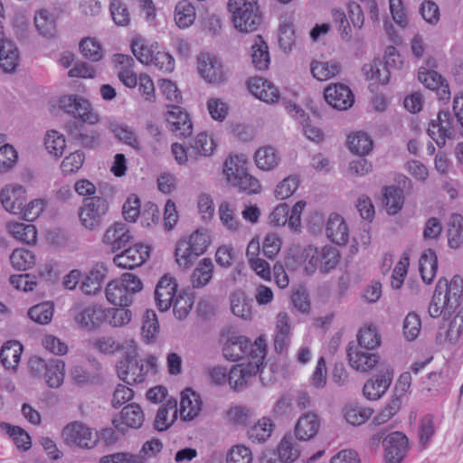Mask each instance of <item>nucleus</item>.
<instances>
[{"label": "nucleus", "mask_w": 463, "mask_h": 463, "mask_svg": "<svg viewBox=\"0 0 463 463\" xmlns=\"http://www.w3.org/2000/svg\"><path fill=\"white\" fill-rule=\"evenodd\" d=\"M177 284L170 276H164L158 281L155 290L156 307L160 311L168 310L176 297Z\"/></svg>", "instance_id": "aec40b11"}, {"label": "nucleus", "mask_w": 463, "mask_h": 463, "mask_svg": "<svg viewBox=\"0 0 463 463\" xmlns=\"http://www.w3.org/2000/svg\"><path fill=\"white\" fill-rule=\"evenodd\" d=\"M248 89L257 99L267 103L277 102L279 99L278 88L263 78H250L248 80Z\"/></svg>", "instance_id": "5701e85b"}, {"label": "nucleus", "mask_w": 463, "mask_h": 463, "mask_svg": "<svg viewBox=\"0 0 463 463\" xmlns=\"http://www.w3.org/2000/svg\"><path fill=\"white\" fill-rule=\"evenodd\" d=\"M61 438L69 447L90 449L96 446L98 432L80 420H74L66 424L61 431Z\"/></svg>", "instance_id": "423d86ee"}, {"label": "nucleus", "mask_w": 463, "mask_h": 463, "mask_svg": "<svg viewBox=\"0 0 463 463\" xmlns=\"http://www.w3.org/2000/svg\"><path fill=\"white\" fill-rule=\"evenodd\" d=\"M125 359L118 362L117 365L118 376L126 383L132 385L143 383L147 373V369L141 360H137V345L132 340H126Z\"/></svg>", "instance_id": "39448f33"}, {"label": "nucleus", "mask_w": 463, "mask_h": 463, "mask_svg": "<svg viewBox=\"0 0 463 463\" xmlns=\"http://www.w3.org/2000/svg\"><path fill=\"white\" fill-rule=\"evenodd\" d=\"M419 265L422 280L427 284H430L436 276L438 269V259L435 251L430 249L423 251L420 258Z\"/></svg>", "instance_id": "c9c22d12"}, {"label": "nucleus", "mask_w": 463, "mask_h": 463, "mask_svg": "<svg viewBox=\"0 0 463 463\" xmlns=\"http://www.w3.org/2000/svg\"><path fill=\"white\" fill-rule=\"evenodd\" d=\"M340 258L339 250L331 245L318 248L319 270L323 273H327L335 269L340 261Z\"/></svg>", "instance_id": "37998d69"}, {"label": "nucleus", "mask_w": 463, "mask_h": 463, "mask_svg": "<svg viewBox=\"0 0 463 463\" xmlns=\"http://www.w3.org/2000/svg\"><path fill=\"white\" fill-rule=\"evenodd\" d=\"M373 410L370 408L349 405L345 408V417L348 423L358 426L364 423L373 414Z\"/></svg>", "instance_id": "e2e57ef3"}, {"label": "nucleus", "mask_w": 463, "mask_h": 463, "mask_svg": "<svg viewBox=\"0 0 463 463\" xmlns=\"http://www.w3.org/2000/svg\"><path fill=\"white\" fill-rule=\"evenodd\" d=\"M20 61L19 50L11 40H3L0 43V68L5 73L15 71Z\"/></svg>", "instance_id": "bb28decb"}, {"label": "nucleus", "mask_w": 463, "mask_h": 463, "mask_svg": "<svg viewBox=\"0 0 463 463\" xmlns=\"http://www.w3.org/2000/svg\"><path fill=\"white\" fill-rule=\"evenodd\" d=\"M145 420L142 408L137 403L125 406L118 418L113 420L115 429L124 433L128 428L139 429Z\"/></svg>", "instance_id": "6ab92c4d"}, {"label": "nucleus", "mask_w": 463, "mask_h": 463, "mask_svg": "<svg viewBox=\"0 0 463 463\" xmlns=\"http://www.w3.org/2000/svg\"><path fill=\"white\" fill-rule=\"evenodd\" d=\"M299 262L307 275H313L319 269L318 248L313 245L306 246L299 257Z\"/></svg>", "instance_id": "13d9d810"}, {"label": "nucleus", "mask_w": 463, "mask_h": 463, "mask_svg": "<svg viewBox=\"0 0 463 463\" xmlns=\"http://www.w3.org/2000/svg\"><path fill=\"white\" fill-rule=\"evenodd\" d=\"M158 47L157 43H147L145 39L137 37L133 39L131 43L132 52L135 57L141 62L149 65L153 61L154 53Z\"/></svg>", "instance_id": "a18cd8bd"}, {"label": "nucleus", "mask_w": 463, "mask_h": 463, "mask_svg": "<svg viewBox=\"0 0 463 463\" xmlns=\"http://www.w3.org/2000/svg\"><path fill=\"white\" fill-rule=\"evenodd\" d=\"M213 272V264L211 259L204 258L201 260L191 276V283L194 288H203L206 286Z\"/></svg>", "instance_id": "79ce46f5"}, {"label": "nucleus", "mask_w": 463, "mask_h": 463, "mask_svg": "<svg viewBox=\"0 0 463 463\" xmlns=\"http://www.w3.org/2000/svg\"><path fill=\"white\" fill-rule=\"evenodd\" d=\"M90 343L97 351L104 354L111 355L120 350L126 353L125 342L121 344L110 335L96 337Z\"/></svg>", "instance_id": "bf43d9fd"}, {"label": "nucleus", "mask_w": 463, "mask_h": 463, "mask_svg": "<svg viewBox=\"0 0 463 463\" xmlns=\"http://www.w3.org/2000/svg\"><path fill=\"white\" fill-rule=\"evenodd\" d=\"M215 144L212 137L204 132L199 133L189 144L190 155L209 156L214 150Z\"/></svg>", "instance_id": "8fccbe9b"}, {"label": "nucleus", "mask_w": 463, "mask_h": 463, "mask_svg": "<svg viewBox=\"0 0 463 463\" xmlns=\"http://www.w3.org/2000/svg\"><path fill=\"white\" fill-rule=\"evenodd\" d=\"M106 314L105 322L113 327L127 326L132 318V312L127 307H104Z\"/></svg>", "instance_id": "864d4df0"}, {"label": "nucleus", "mask_w": 463, "mask_h": 463, "mask_svg": "<svg viewBox=\"0 0 463 463\" xmlns=\"http://www.w3.org/2000/svg\"><path fill=\"white\" fill-rule=\"evenodd\" d=\"M274 430V424L269 418L263 417L248 430V438L252 442L262 443L266 441Z\"/></svg>", "instance_id": "49530a36"}, {"label": "nucleus", "mask_w": 463, "mask_h": 463, "mask_svg": "<svg viewBox=\"0 0 463 463\" xmlns=\"http://www.w3.org/2000/svg\"><path fill=\"white\" fill-rule=\"evenodd\" d=\"M326 101L334 109L346 110L354 101V94L345 84L335 83L327 86L324 91Z\"/></svg>", "instance_id": "a211bd4d"}, {"label": "nucleus", "mask_w": 463, "mask_h": 463, "mask_svg": "<svg viewBox=\"0 0 463 463\" xmlns=\"http://www.w3.org/2000/svg\"><path fill=\"white\" fill-rule=\"evenodd\" d=\"M81 54L91 61H99L103 57V51L100 43L95 38H85L80 43Z\"/></svg>", "instance_id": "338daca9"}, {"label": "nucleus", "mask_w": 463, "mask_h": 463, "mask_svg": "<svg viewBox=\"0 0 463 463\" xmlns=\"http://www.w3.org/2000/svg\"><path fill=\"white\" fill-rule=\"evenodd\" d=\"M133 239V235L128 224L122 222H117L110 225L102 238V242L116 252L125 248Z\"/></svg>", "instance_id": "4468645a"}, {"label": "nucleus", "mask_w": 463, "mask_h": 463, "mask_svg": "<svg viewBox=\"0 0 463 463\" xmlns=\"http://www.w3.org/2000/svg\"><path fill=\"white\" fill-rule=\"evenodd\" d=\"M341 71V65L338 61H314L310 64V71L317 80H327L336 76Z\"/></svg>", "instance_id": "58836bf2"}, {"label": "nucleus", "mask_w": 463, "mask_h": 463, "mask_svg": "<svg viewBox=\"0 0 463 463\" xmlns=\"http://www.w3.org/2000/svg\"><path fill=\"white\" fill-rule=\"evenodd\" d=\"M143 284L138 277L124 273L118 279L109 281L105 288L107 301L115 307H129L134 296L141 291Z\"/></svg>", "instance_id": "7ed1b4c3"}, {"label": "nucleus", "mask_w": 463, "mask_h": 463, "mask_svg": "<svg viewBox=\"0 0 463 463\" xmlns=\"http://www.w3.org/2000/svg\"><path fill=\"white\" fill-rule=\"evenodd\" d=\"M26 200V189L19 184H8L0 190V203L12 214H21Z\"/></svg>", "instance_id": "9d476101"}, {"label": "nucleus", "mask_w": 463, "mask_h": 463, "mask_svg": "<svg viewBox=\"0 0 463 463\" xmlns=\"http://www.w3.org/2000/svg\"><path fill=\"white\" fill-rule=\"evenodd\" d=\"M251 61L257 70L268 69L269 64V53L266 43L258 36L256 43L251 46Z\"/></svg>", "instance_id": "603ef678"}, {"label": "nucleus", "mask_w": 463, "mask_h": 463, "mask_svg": "<svg viewBox=\"0 0 463 463\" xmlns=\"http://www.w3.org/2000/svg\"><path fill=\"white\" fill-rule=\"evenodd\" d=\"M427 134L442 147L447 138L453 137V121L449 111H440L436 119H432L428 126Z\"/></svg>", "instance_id": "ddd939ff"}, {"label": "nucleus", "mask_w": 463, "mask_h": 463, "mask_svg": "<svg viewBox=\"0 0 463 463\" xmlns=\"http://www.w3.org/2000/svg\"><path fill=\"white\" fill-rule=\"evenodd\" d=\"M44 144L47 151L56 157L63 154L66 146L65 138L55 130L47 132Z\"/></svg>", "instance_id": "774afa93"}, {"label": "nucleus", "mask_w": 463, "mask_h": 463, "mask_svg": "<svg viewBox=\"0 0 463 463\" xmlns=\"http://www.w3.org/2000/svg\"><path fill=\"white\" fill-rule=\"evenodd\" d=\"M195 17V8L189 0H181L176 4L175 22L179 28H188L194 24Z\"/></svg>", "instance_id": "e433bc0d"}, {"label": "nucleus", "mask_w": 463, "mask_h": 463, "mask_svg": "<svg viewBox=\"0 0 463 463\" xmlns=\"http://www.w3.org/2000/svg\"><path fill=\"white\" fill-rule=\"evenodd\" d=\"M373 351L349 345L346 353L350 366L362 373L371 371L380 361L379 354Z\"/></svg>", "instance_id": "9b49d317"}, {"label": "nucleus", "mask_w": 463, "mask_h": 463, "mask_svg": "<svg viewBox=\"0 0 463 463\" xmlns=\"http://www.w3.org/2000/svg\"><path fill=\"white\" fill-rule=\"evenodd\" d=\"M228 10L234 27L240 32H253L260 24L261 15L256 0H229Z\"/></svg>", "instance_id": "20e7f679"}, {"label": "nucleus", "mask_w": 463, "mask_h": 463, "mask_svg": "<svg viewBox=\"0 0 463 463\" xmlns=\"http://www.w3.org/2000/svg\"><path fill=\"white\" fill-rule=\"evenodd\" d=\"M254 161L257 167L262 171L274 169L280 161L279 152L273 146L260 147L254 154Z\"/></svg>", "instance_id": "473e14b6"}, {"label": "nucleus", "mask_w": 463, "mask_h": 463, "mask_svg": "<svg viewBox=\"0 0 463 463\" xmlns=\"http://www.w3.org/2000/svg\"><path fill=\"white\" fill-rule=\"evenodd\" d=\"M462 295L463 279L459 276H454L449 282L446 279H439L429 306L430 316H450L458 308Z\"/></svg>", "instance_id": "f257e3e1"}, {"label": "nucleus", "mask_w": 463, "mask_h": 463, "mask_svg": "<svg viewBox=\"0 0 463 463\" xmlns=\"http://www.w3.org/2000/svg\"><path fill=\"white\" fill-rule=\"evenodd\" d=\"M266 355V343L262 337L254 341L251 346L250 360L247 364L233 365L228 373V383L233 389H241L250 378L256 375Z\"/></svg>", "instance_id": "f03ea898"}, {"label": "nucleus", "mask_w": 463, "mask_h": 463, "mask_svg": "<svg viewBox=\"0 0 463 463\" xmlns=\"http://www.w3.org/2000/svg\"><path fill=\"white\" fill-rule=\"evenodd\" d=\"M326 238L334 244L345 246L349 241L350 231L345 218L332 213L326 221L325 229Z\"/></svg>", "instance_id": "f3484780"}, {"label": "nucleus", "mask_w": 463, "mask_h": 463, "mask_svg": "<svg viewBox=\"0 0 463 463\" xmlns=\"http://www.w3.org/2000/svg\"><path fill=\"white\" fill-rule=\"evenodd\" d=\"M392 380V376L388 372L368 380L363 388L364 395L369 400H378L386 392Z\"/></svg>", "instance_id": "c756f323"}, {"label": "nucleus", "mask_w": 463, "mask_h": 463, "mask_svg": "<svg viewBox=\"0 0 463 463\" xmlns=\"http://www.w3.org/2000/svg\"><path fill=\"white\" fill-rule=\"evenodd\" d=\"M60 107L66 113L83 123L93 125L99 121L98 114L90 101L77 95H67L60 99Z\"/></svg>", "instance_id": "6e6552de"}, {"label": "nucleus", "mask_w": 463, "mask_h": 463, "mask_svg": "<svg viewBox=\"0 0 463 463\" xmlns=\"http://www.w3.org/2000/svg\"><path fill=\"white\" fill-rule=\"evenodd\" d=\"M194 305V296L192 293L185 290L181 291L173 301V311L175 317L183 320L186 318L192 310Z\"/></svg>", "instance_id": "4d7b16f0"}, {"label": "nucleus", "mask_w": 463, "mask_h": 463, "mask_svg": "<svg viewBox=\"0 0 463 463\" xmlns=\"http://www.w3.org/2000/svg\"><path fill=\"white\" fill-rule=\"evenodd\" d=\"M106 277V269L103 265H97L84 278L80 288L86 295H96L101 288V283Z\"/></svg>", "instance_id": "72a5a7b5"}, {"label": "nucleus", "mask_w": 463, "mask_h": 463, "mask_svg": "<svg viewBox=\"0 0 463 463\" xmlns=\"http://www.w3.org/2000/svg\"><path fill=\"white\" fill-rule=\"evenodd\" d=\"M196 257L198 255L194 253V250L186 241V239H182L178 241L175 248V260L180 267L184 269L189 268Z\"/></svg>", "instance_id": "0e129e2a"}, {"label": "nucleus", "mask_w": 463, "mask_h": 463, "mask_svg": "<svg viewBox=\"0 0 463 463\" xmlns=\"http://www.w3.org/2000/svg\"><path fill=\"white\" fill-rule=\"evenodd\" d=\"M218 216L222 227L231 232H238L242 227L234 203L222 201L218 206Z\"/></svg>", "instance_id": "cd10ccee"}, {"label": "nucleus", "mask_w": 463, "mask_h": 463, "mask_svg": "<svg viewBox=\"0 0 463 463\" xmlns=\"http://www.w3.org/2000/svg\"><path fill=\"white\" fill-rule=\"evenodd\" d=\"M197 69L201 77L211 84H221L228 79L229 71L222 61L218 57L209 53L199 55Z\"/></svg>", "instance_id": "1a4fd4ad"}, {"label": "nucleus", "mask_w": 463, "mask_h": 463, "mask_svg": "<svg viewBox=\"0 0 463 463\" xmlns=\"http://www.w3.org/2000/svg\"><path fill=\"white\" fill-rule=\"evenodd\" d=\"M383 195L386 211L390 215H394L402 210L404 198L400 189L394 186H384Z\"/></svg>", "instance_id": "de8ad7c7"}, {"label": "nucleus", "mask_w": 463, "mask_h": 463, "mask_svg": "<svg viewBox=\"0 0 463 463\" xmlns=\"http://www.w3.org/2000/svg\"><path fill=\"white\" fill-rule=\"evenodd\" d=\"M106 320L104 307L101 306H89L80 310L75 316L76 323L82 328L94 330L99 327Z\"/></svg>", "instance_id": "b1692460"}, {"label": "nucleus", "mask_w": 463, "mask_h": 463, "mask_svg": "<svg viewBox=\"0 0 463 463\" xmlns=\"http://www.w3.org/2000/svg\"><path fill=\"white\" fill-rule=\"evenodd\" d=\"M142 336L147 342H154L159 333V323L153 310H147L143 317Z\"/></svg>", "instance_id": "680f3d73"}, {"label": "nucleus", "mask_w": 463, "mask_h": 463, "mask_svg": "<svg viewBox=\"0 0 463 463\" xmlns=\"http://www.w3.org/2000/svg\"><path fill=\"white\" fill-rule=\"evenodd\" d=\"M247 171L248 161L243 156H230L223 163L222 173L231 185H233Z\"/></svg>", "instance_id": "c85d7f7f"}, {"label": "nucleus", "mask_w": 463, "mask_h": 463, "mask_svg": "<svg viewBox=\"0 0 463 463\" xmlns=\"http://www.w3.org/2000/svg\"><path fill=\"white\" fill-rule=\"evenodd\" d=\"M386 463H400L409 449L408 438L400 431H394L383 441Z\"/></svg>", "instance_id": "f8f14e48"}, {"label": "nucleus", "mask_w": 463, "mask_h": 463, "mask_svg": "<svg viewBox=\"0 0 463 463\" xmlns=\"http://www.w3.org/2000/svg\"><path fill=\"white\" fill-rule=\"evenodd\" d=\"M357 346L364 349L375 350L381 345V337L376 326L368 324L363 326L357 335Z\"/></svg>", "instance_id": "c03bdc74"}, {"label": "nucleus", "mask_w": 463, "mask_h": 463, "mask_svg": "<svg viewBox=\"0 0 463 463\" xmlns=\"http://www.w3.org/2000/svg\"><path fill=\"white\" fill-rule=\"evenodd\" d=\"M290 317L286 312H279L276 317L274 330V346L277 352H282L290 342Z\"/></svg>", "instance_id": "a878e982"}, {"label": "nucleus", "mask_w": 463, "mask_h": 463, "mask_svg": "<svg viewBox=\"0 0 463 463\" xmlns=\"http://www.w3.org/2000/svg\"><path fill=\"white\" fill-rule=\"evenodd\" d=\"M148 258V246L137 243L116 255L113 258V262L118 268L132 269L141 266Z\"/></svg>", "instance_id": "2eb2a0df"}, {"label": "nucleus", "mask_w": 463, "mask_h": 463, "mask_svg": "<svg viewBox=\"0 0 463 463\" xmlns=\"http://www.w3.org/2000/svg\"><path fill=\"white\" fill-rule=\"evenodd\" d=\"M34 24L41 35L52 38L56 33V20L47 9H41L34 15Z\"/></svg>", "instance_id": "4c0bfd02"}, {"label": "nucleus", "mask_w": 463, "mask_h": 463, "mask_svg": "<svg viewBox=\"0 0 463 463\" xmlns=\"http://www.w3.org/2000/svg\"><path fill=\"white\" fill-rule=\"evenodd\" d=\"M167 128L176 137H186L192 134L193 125L189 115L179 106H171L165 115Z\"/></svg>", "instance_id": "dca6fc26"}, {"label": "nucleus", "mask_w": 463, "mask_h": 463, "mask_svg": "<svg viewBox=\"0 0 463 463\" xmlns=\"http://www.w3.org/2000/svg\"><path fill=\"white\" fill-rule=\"evenodd\" d=\"M461 338H463V310H459L449 321V327L445 331L444 335L442 333L437 335L436 341L439 345L445 343L454 345Z\"/></svg>", "instance_id": "7c9ffc66"}, {"label": "nucleus", "mask_w": 463, "mask_h": 463, "mask_svg": "<svg viewBox=\"0 0 463 463\" xmlns=\"http://www.w3.org/2000/svg\"><path fill=\"white\" fill-rule=\"evenodd\" d=\"M109 211L108 201L99 196L87 198L79 211V218L82 226L90 231L100 228L103 217Z\"/></svg>", "instance_id": "0eeeda50"}, {"label": "nucleus", "mask_w": 463, "mask_h": 463, "mask_svg": "<svg viewBox=\"0 0 463 463\" xmlns=\"http://www.w3.org/2000/svg\"><path fill=\"white\" fill-rule=\"evenodd\" d=\"M277 452L283 463H292L300 456L299 445L290 435L282 438L278 445Z\"/></svg>", "instance_id": "a19ab883"}, {"label": "nucleus", "mask_w": 463, "mask_h": 463, "mask_svg": "<svg viewBox=\"0 0 463 463\" xmlns=\"http://www.w3.org/2000/svg\"><path fill=\"white\" fill-rule=\"evenodd\" d=\"M64 367V363L60 359H50L47 361L46 369L42 377H44L48 386L57 388L62 383Z\"/></svg>", "instance_id": "ea45409f"}, {"label": "nucleus", "mask_w": 463, "mask_h": 463, "mask_svg": "<svg viewBox=\"0 0 463 463\" xmlns=\"http://www.w3.org/2000/svg\"><path fill=\"white\" fill-rule=\"evenodd\" d=\"M109 12L111 18L118 26H128L130 23V14L122 0H110Z\"/></svg>", "instance_id": "69168bd1"}, {"label": "nucleus", "mask_w": 463, "mask_h": 463, "mask_svg": "<svg viewBox=\"0 0 463 463\" xmlns=\"http://www.w3.org/2000/svg\"><path fill=\"white\" fill-rule=\"evenodd\" d=\"M54 314V306L50 301H44L33 306L28 310V317L33 322L39 325H48L51 323Z\"/></svg>", "instance_id": "3c124183"}, {"label": "nucleus", "mask_w": 463, "mask_h": 463, "mask_svg": "<svg viewBox=\"0 0 463 463\" xmlns=\"http://www.w3.org/2000/svg\"><path fill=\"white\" fill-rule=\"evenodd\" d=\"M202 401L200 396L191 389H185L181 393L180 416L184 420H193L201 412Z\"/></svg>", "instance_id": "393cba45"}, {"label": "nucleus", "mask_w": 463, "mask_h": 463, "mask_svg": "<svg viewBox=\"0 0 463 463\" xmlns=\"http://www.w3.org/2000/svg\"><path fill=\"white\" fill-rule=\"evenodd\" d=\"M176 417V405L168 402L158 409L155 419V428L159 431L165 430L174 423Z\"/></svg>", "instance_id": "5fc2aeb1"}, {"label": "nucleus", "mask_w": 463, "mask_h": 463, "mask_svg": "<svg viewBox=\"0 0 463 463\" xmlns=\"http://www.w3.org/2000/svg\"><path fill=\"white\" fill-rule=\"evenodd\" d=\"M23 346L18 341L6 342L0 350L2 364L6 369H15L20 362Z\"/></svg>", "instance_id": "f704fd0d"}, {"label": "nucleus", "mask_w": 463, "mask_h": 463, "mask_svg": "<svg viewBox=\"0 0 463 463\" xmlns=\"http://www.w3.org/2000/svg\"><path fill=\"white\" fill-rule=\"evenodd\" d=\"M253 345L254 343L251 344L245 336H232L224 344L222 348L223 355L226 359L232 361H238L246 357L250 361L251 346Z\"/></svg>", "instance_id": "412c9836"}, {"label": "nucleus", "mask_w": 463, "mask_h": 463, "mask_svg": "<svg viewBox=\"0 0 463 463\" xmlns=\"http://www.w3.org/2000/svg\"><path fill=\"white\" fill-rule=\"evenodd\" d=\"M35 260L33 252L24 248H17L10 255L11 265L17 270H27L33 268Z\"/></svg>", "instance_id": "6e6d98bb"}, {"label": "nucleus", "mask_w": 463, "mask_h": 463, "mask_svg": "<svg viewBox=\"0 0 463 463\" xmlns=\"http://www.w3.org/2000/svg\"><path fill=\"white\" fill-rule=\"evenodd\" d=\"M320 419L314 411L301 415L294 429L295 436L298 440L307 441L313 439L320 429Z\"/></svg>", "instance_id": "4be33fe9"}, {"label": "nucleus", "mask_w": 463, "mask_h": 463, "mask_svg": "<svg viewBox=\"0 0 463 463\" xmlns=\"http://www.w3.org/2000/svg\"><path fill=\"white\" fill-rule=\"evenodd\" d=\"M350 150L357 155L368 154L373 147V140L364 132H356L348 137Z\"/></svg>", "instance_id": "052dcab7"}, {"label": "nucleus", "mask_w": 463, "mask_h": 463, "mask_svg": "<svg viewBox=\"0 0 463 463\" xmlns=\"http://www.w3.org/2000/svg\"><path fill=\"white\" fill-rule=\"evenodd\" d=\"M396 60L400 61V56L396 53V50L394 47L388 48V51L386 52V61L385 63H383L381 61H377L376 62V69H375V81L385 84L389 80L390 77V67H397Z\"/></svg>", "instance_id": "09e8293b"}, {"label": "nucleus", "mask_w": 463, "mask_h": 463, "mask_svg": "<svg viewBox=\"0 0 463 463\" xmlns=\"http://www.w3.org/2000/svg\"><path fill=\"white\" fill-rule=\"evenodd\" d=\"M6 230L13 238L24 243L33 244L37 240V230L33 224L9 222Z\"/></svg>", "instance_id": "2f4dec72"}]
</instances>
